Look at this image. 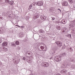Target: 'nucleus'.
<instances>
[{
    "label": "nucleus",
    "instance_id": "49530a36",
    "mask_svg": "<svg viewBox=\"0 0 75 75\" xmlns=\"http://www.w3.org/2000/svg\"><path fill=\"white\" fill-rule=\"evenodd\" d=\"M35 11H37V10H35Z\"/></svg>",
    "mask_w": 75,
    "mask_h": 75
},
{
    "label": "nucleus",
    "instance_id": "f3484780",
    "mask_svg": "<svg viewBox=\"0 0 75 75\" xmlns=\"http://www.w3.org/2000/svg\"><path fill=\"white\" fill-rule=\"evenodd\" d=\"M71 68L72 69H75V65L74 64H72L71 66Z\"/></svg>",
    "mask_w": 75,
    "mask_h": 75
},
{
    "label": "nucleus",
    "instance_id": "f03ea898",
    "mask_svg": "<svg viewBox=\"0 0 75 75\" xmlns=\"http://www.w3.org/2000/svg\"><path fill=\"white\" fill-rule=\"evenodd\" d=\"M41 65L42 67L44 66L45 67H49V64L46 62H43L41 63Z\"/></svg>",
    "mask_w": 75,
    "mask_h": 75
},
{
    "label": "nucleus",
    "instance_id": "2f4dec72",
    "mask_svg": "<svg viewBox=\"0 0 75 75\" xmlns=\"http://www.w3.org/2000/svg\"><path fill=\"white\" fill-rule=\"evenodd\" d=\"M64 30H64L62 31V33H64V32H67V29H66L64 28Z\"/></svg>",
    "mask_w": 75,
    "mask_h": 75
},
{
    "label": "nucleus",
    "instance_id": "423d86ee",
    "mask_svg": "<svg viewBox=\"0 0 75 75\" xmlns=\"http://www.w3.org/2000/svg\"><path fill=\"white\" fill-rule=\"evenodd\" d=\"M70 26H71V27H74L75 26V20L71 22Z\"/></svg>",
    "mask_w": 75,
    "mask_h": 75
},
{
    "label": "nucleus",
    "instance_id": "20e7f679",
    "mask_svg": "<svg viewBox=\"0 0 75 75\" xmlns=\"http://www.w3.org/2000/svg\"><path fill=\"white\" fill-rule=\"evenodd\" d=\"M55 43L57 44L58 47H61L62 45L61 42L59 41H57Z\"/></svg>",
    "mask_w": 75,
    "mask_h": 75
},
{
    "label": "nucleus",
    "instance_id": "c9c22d12",
    "mask_svg": "<svg viewBox=\"0 0 75 75\" xmlns=\"http://www.w3.org/2000/svg\"><path fill=\"white\" fill-rule=\"evenodd\" d=\"M3 42V40H2V39H0V44H1V42Z\"/></svg>",
    "mask_w": 75,
    "mask_h": 75
},
{
    "label": "nucleus",
    "instance_id": "aec40b11",
    "mask_svg": "<svg viewBox=\"0 0 75 75\" xmlns=\"http://www.w3.org/2000/svg\"><path fill=\"white\" fill-rule=\"evenodd\" d=\"M56 28L58 30H61V27L60 26H57L56 27Z\"/></svg>",
    "mask_w": 75,
    "mask_h": 75
},
{
    "label": "nucleus",
    "instance_id": "f257e3e1",
    "mask_svg": "<svg viewBox=\"0 0 75 75\" xmlns=\"http://www.w3.org/2000/svg\"><path fill=\"white\" fill-rule=\"evenodd\" d=\"M64 62V64H62V68H66V67H67L68 68L69 67V64L67 63L66 62V61Z\"/></svg>",
    "mask_w": 75,
    "mask_h": 75
},
{
    "label": "nucleus",
    "instance_id": "3c124183",
    "mask_svg": "<svg viewBox=\"0 0 75 75\" xmlns=\"http://www.w3.org/2000/svg\"><path fill=\"white\" fill-rule=\"evenodd\" d=\"M51 10H50V11H51Z\"/></svg>",
    "mask_w": 75,
    "mask_h": 75
},
{
    "label": "nucleus",
    "instance_id": "79ce46f5",
    "mask_svg": "<svg viewBox=\"0 0 75 75\" xmlns=\"http://www.w3.org/2000/svg\"><path fill=\"white\" fill-rule=\"evenodd\" d=\"M32 75H35V73H33L32 74Z\"/></svg>",
    "mask_w": 75,
    "mask_h": 75
},
{
    "label": "nucleus",
    "instance_id": "37998d69",
    "mask_svg": "<svg viewBox=\"0 0 75 75\" xmlns=\"http://www.w3.org/2000/svg\"><path fill=\"white\" fill-rule=\"evenodd\" d=\"M28 55H30V53H28Z\"/></svg>",
    "mask_w": 75,
    "mask_h": 75
},
{
    "label": "nucleus",
    "instance_id": "2eb2a0df",
    "mask_svg": "<svg viewBox=\"0 0 75 75\" xmlns=\"http://www.w3.org/2000/svg\"><path fill=\"white\" fill-rule=\"evenodd\" d=\"M13 3H14V1H9V2L8 4L11 5H13Z\"/></svg>",
    "mask_w": 75,
    "mask_h": 75
},
{
    "label": "nucleus",
    "instance_id": "4468645a",
    "mask_svg": "<svg viewBox=\"0 0 75 75\" xmlns=\"http://www.w3.org/2000/svg\"><path fill=\"white\" fill-rule=\"evenodd\" d=\"M62 24H65L66 23V22H65V21L63 19L62 20V21L60 22Z\"/></svg>",
    "mask_w": 75,
    "mask_h": 75
},
{
    "label": "nucleus",
    "instance_id": "e433bc0d",
    "mask_svg": "<svg viewBox=\"0 0 75 75\" xmlns=\"http://www.w3.org/2000/svg\"><path fill=\"white\" fill-rule=\"evenodd\" d=\"M23 60H25V59H26V58H25V57H23Z\"/></svg>",
    "mask_w": 75,
    "mask_h": 75
},
{
    "label": "nucleus",
    "instance_id": "39448f33",
    "mask_svg": "<svg viewBox=\"0 0 75 75\" xmlns=\"http://www.w3.org/2000/svg\"><path fill=\"white\" fill-rule=\"evenodd\" d=\"M36 5L38 6H41L43 5V2L42 1H38L36 3Z\"/></svg>",
    "mask_w": 75,
    "mask_h": 75
},
{
    "label": "nucleus",
    "instance_id": "7ed1b4c3",
    "mask_svg": "<svg viewBox=\"0 0 75 75\" xmlns=\"http://www.w3.org/2000/svg\"><path fill=\"white\" fill-rule=\"evenodd\" d=\"M61 56L60 55H59L57 56V57H56L55 59H56V61L57 62H59V61H61Z\"/></svg>",
    "mask_w": 75,
    "mask_h": 75
},
{
    "label": "nucleus",
    "instance_id": "9d476101",
    "mask_svg": "<svg viewBox=\"0 0 75 75\" xmlns=\"http://www.w3.org/2000/svg\"><path fill=\"white\" fill-rule=\"evenodd\" d=\"M63 5L64 6H68V2L66 1H64L63 3Z\"/></svg>",
    "mask_w": 75,
    "mask_h": 75
},
{
    "label": "nucleus",
    "instance_id": "6e6552de",
    "mask_svg": "<svg viewBox=\"0 0 75 75\" xmlns=\"http://www.w3.org/2000/svg\"><path fill=\"white\" fill-rule=\"evenodd\" d=\"M4 31H5V30L3 28H0V34L3 33Z\"/></svg>",
    "mask_w": 75,
    "mask_h": 75
},
{
    "label": "nucleus",
    "instance_id": "dca6fc26",
    "mask_svg": "<svg viewBox=\"0 0 75 75\" xmlns=\"http://www.w3.org/2000/svg\"><path fill=\"white\" fill-rule=\"evenodd\" d=\"M38 32H39V33H44V31L42 30H40Z\"/></svg>",
    "mask_w": 75,
    "mask_h": 75
},
{
    "label": "nucleus",
    "instance_id": "7c9ffc66",
    "mask_svg": "<svg viewBox=\"0 0 75 75\" xmlns=\"http://www.w3.org/2000/svg\"><path fill=\"white\" fill-rule=\"evenodd\" d=\"M13 62H14L15 63H16L17 62V60H16V59H13Z\"/></svg>",
    "mask_w": 75,
    "mask_h": 75
},
{
    "label": "nucleus",
    "instance_id": "c85d7f7f",
    "mask_svg": "<svg viewBox=\"0 0 75 75\" xmlns=\"http://www.w3.org/2000/svg\"><path fill=\"white\" fill-rule=\"evenodd\" d=\"M11 45L13 47H16V44H15L14 43H12Z\"/></svg>",
    "mask_w": 75,
    "mask_h": 75
},
{
    "label": "nucleus",
    "instance_id": "72a5a7b5",
    "mask_svg": "<svg viewBox=\"0 0 75 75\" xmlns=\"http://www.w3.org/2000/svg\"><path fill=\"white\" fill-rule=\"evenodd\" d=\"M55 18L54 17H53L52 18V21H54V20H55Z\"/></svg>",
    "mask_w": 75,
    "mask_h": 75
},
{
    "label": "nucleus",
    "instance_id": "603ef678",
    "mask_svg": "<svg viewBox=\"0 0 75 75\" xmlns=\"http://www.w3.org/2000/svg\"><path fill=\"white\" fill-rule=\"evenodd\" d=\"M40 50V51H41V50Z\"/></svg>",
    "mask_w": 75,
    "mask_h": 75
},
{
    "label": "nucleus",
    "instance_id": "c756f323",
    "mask_svg": "<svg viewBox=\"0 0 75 75\" xmlns=\"http://www.w3.org/2000/svg\"><path fill=\"white\" fill-rule=\"evenodd\" d=\"M68 1L69 2V3L71 4H72V3H73L72 0H68Z\"/></svg>",
    "mask_w": 75,
    "mask_h": 75
},
{
    "label": "nucleus",
    "instance_id": "6ab92c4d",
    "mask_svg": "<svg viewBox=\"0 0 75 75\" xmlns=\"http://www.w3.org/2000/svg\"><path fill=\"white\" fill-rule=\"evenodd\" d=\"M68 60L70 62H74V60L72 59L71 58H69Z\"/></svg>",
    "mask_w": 75,
    "mask_h": 75
},
{
    "label": "nucleus",
    "instance_id": "473e14b6",
    "mask_svg": "<svg viewBox=\"0 0 75 75\" xmlns=\"http://www.w3.org/2000/svg\"><path fill=\"white\" fill-rule=\"evenodd\" d=\"M28 62H29V63H31L32 62V61L30 60H29Z\"/></svg>",
    "mask_w": 75,
    "mask_h": 75
},
{
    "label": "nucleus",
    "instance_id": "393cba45",
    "mask_svg": "<svg viewBox=\"0 0 75 75\" xmlns=\"http://www.w3.org/2000/svg\"><path fill=\"white\" fill-rule=\"evenodd\" d=\"M55 50H52V54H55Z\"/></svg>",
    "mask_w": 75,
    "mask_h": 75
},
{
    "label": "nucleus",
    "instance_id": "5701e85b",
    "mask_svg": "<svg viewBox=\"0 0 75 75\" xmlns=\"http://www.w3.org/2000/svg\"><path fill=\"white\" fill-rule=\"evenodd\" d=\"M60 55L62 57V56H65V55H66V53H63V54H61Z\"/></svg>",
    "mask_w": 75,
    "mask_h": 75
},
{
    "label": "nucleus",
    "instance_id": "c03bdc74",
    "mask_svg": "<svg viewBox=\"0 0 75 75\" xmlns=\"http://www.w3.org/2000/svg\"><path fill=\"white\" fill-rule=\"evenodd\" d=\"M52 57H51L50 58V59H52Z\"/></svg>",
    "mask_w": 75,
    "mask_h": 75
},
{
    "label": "nucleus",
    "instance_id": "a211bd4d",
    "mask_svg": "<svg viewBox=\"0 0 75 75\" xmlns=\"http://www.w3.org/2000/svg\"><path fill=\"white\" fill-rule=\"evenodd\" d=\"M33 7V5L32 4H30L29 6L28 9L30 10L32 8V7Z\"/></svg>",
    "mask_w": 75,
    "mask_h": 75
},
{
    "label": "nucleus",
    "instance_id": "8fccbe9b",
    "mask_svg": "<svg viewBox=\"0 0 75 75\" xmlns=\"http://www.w3.org/2000/svg\"><path fill=\"white\" fill-rule=\"evenodd\" d=\"M58 10H60V9H58Z\"/></svg>",
    "mask_w": 75,
    "mask_h": 75
},
{
    "label": "nucleus",
    "instance_id": "4be33fe9",
    "mask_svg": "<svg viewBox=\"0 0 75 75\" xmlns=\"http://www.w3.org/2000/svg\"><path fill=\"white\" fill-rule=\"evenodd\" d=\"M68 50H69L70 51V52H72L73 51V50H72L71 48H69L68 49Z\"/></svg>",
    "mask_w": 75,
    "mask_h": 75
},
{
    "label": "nucleus",
    "instance_id": "0eeeda50",
    "mask_svg": "<svg viewBox=\"0 0 75 75\" xmlns=\"http://www.w3.org/2000/svg\"><path fill=\"white\" fill-rule=\"evenodd\" d=\"M39 16H40V15H39L38 13H36L34 15L33 18L35 19H37L39 17Z\"/></svg>",
    "mask_w": 75,
    "mask_h": 75
},
{
    "label": "nucleus",
    "instance_id": "ea45409f",
    "mask_svg": "<svg viewBox=\"0 0 75 75\" xmlns=\"http://www.w3.org/2000/svg\"><path fill=\"white\" fill-rule=\"evenodd\" d=\"M66 72V71L65 70H63V73H65Z\"/></svg>",
    "mask_w": 75,
    "mask_h": 75
},
{
    "label": "nucleus",
    "instance_id": "b1692460",
    "mask_svg": "<svg viewBox=\"0 0 75 75\" xmlns=\"http://www.w3.org/2000/svg\"><path fill=\"white\" fill-rule=\"evenodd\" d=\"M16 45H18L20 44V43L18 41H16Z\"/></svg>",
    "mask_w": 75,
    "mask_h": 75
},
{
    "label": "nucleus",
    "instance_id": "412c9836",
    "mask_svg": "<svg viewBox=\"0 0 75 75\" xmlns=\"http://www.w3.org/2000/svg\"><path fill=\"white\" fill-rule=\"evenodd\" d=\"M47 47H44L43 49L42 50L43 51H47Z\"/></svg>",
    "mask_w": 75,
    "mask_h": 75
},
{
    "label": "nucleus",
    "instance_id": "f704fd0d",
    "mask_svg": "<svg viewBox=\"0 0 75 75\" xmlns=\"http://www.w3.org/2000/svg\"><path fill=\"white\" fill-rule=\"evenodd\" d=\"M47 75H52V73L51 72H49V74H48Z\"/></svg>",
    "mask_w": 75,
    "mask_h": 75
},
{
    "label": "nucleus",
    "instance_id": "cd10ccee",
    "mask_svg": "<svg viewBox=\"0 0 75 75\" xmlns=\"http://www.w3.org/2000/svg\"><path fill=\"white\" fill-rule=\"evenodd\" d=\"M67 37H69V38H71V35L69 34L67 35Z\"/></svg>",
    "mask_w": 75,
    "mask_h": 75
},
{
    "label": "nucleus",
    "instance_id": "a19ab883",
    "mask_svg": "<svg viewBox=\"0 0 75 75\" xmlns=\"http://www.w3.org/2000/svg\"><path fill=\"white\" fill-rule=\"evenodd\" d=\"M0 18L1 19H3V17H0Z\"/></svg>",
    "mask_w": 75,
    "mask_h": 75
},
{
    "label": "nucleus",
    "instance_id": "de8ad7c7",
    "mask_svg": "<svg viewBox=\"0 0 75 75\" xmlns=\"http://www.w3.org/2000/svg\"><path fill=\"white\" fill-rule=\"evenodd\" d=\"M16 26H18V25H16Z\"/></svg>",
    "mask_w": 75,
    "mask_h": 75
},
{
    "label": "nucleus",
    "instance_id": "f8f14e48",
    "mask_svg": "<svg viewBox=\"0 0 75 75\" xmlns=\"http://www.w3.org/2000/svg\"><path fill=\"white\" fill-rule=\"evenodd\" d=\"M19 37H21H21H23V33L22 32H21L19 34Z\"/></svg>",
    "mask_w": 75,
    "mask_h": 75
},
{
    "label": "nucleus",
    "instance_id": "ddd939ff",
    "mask_svg": "<svg viewBox=\"0 0 75 75\" xmlns=\"http://www.w3.org/2000/svg\"><path fill=\"white\" fill-rule=\"evenodd\" d=\"M2 45L3 46V47L4 46H6L7 45V42H5L3 43L2 44Z\"/></svg>",
    "mask_w": 75,
    "mask_h": 75
},
{
    "label": "nucleus",
    "instance_id": "a18cd8bd",
    "mask_svg": "<svg viewBox=\"0 0 75 75\" xmlns=\"http://www.w3.org/2000/svg\"><path fill=\"white\" fill-rule=\"evenodd\" d=\"M18 27H21L20 26H18Z\"/></svg>",
    "mask_w": 75,
    "mask_h": 75
},
{
    "label": "nucleus",
    "instance_id": "a878e982",
    "mask_svg": "<svg viewBox=\"0 0 75 75\" xmlns=\"http://www.w3.org/2000/svg\"><path fill=\"white\" fill-rule=\"evenodd\" d=\"M5 1L6 3H9L10 1V0H5Z\"/></svg>",
    "mask_w": 75,
    "mask_h": 75
},
{
    "label": "nucleus",
    "instance_id": "1a4fd4ad",
    "mask_svg": "<svg viewBox=\"0 0 75 75\" xmlns=\"http://www.w3.org/2000/svg\"><path fill=\"white\" fill-rule=\"evenodd\" d=\"M40 18L42 20H45L46 19V17L43 15H42L40 16Z\"/></svg>",
    "mask_w": 75,
    "mask_h": 75
},
{
    "label": "nucleus",
    "instance_id": "4c0bfd02",
    "mask_svg": "<svg viewBox=\"0 0 75 75\" xmlns=\"http://www.w3.org/2000/svg\"><path fill=\"white\" fill-rule=\"evenodd\" d=\"M61 73H63L64 72V70H62L61 71Z\"/></svg>",
    "mask_w": 75,
    "mask_h": 75
},
{
    "label": "nucleus",
    "instance_id": "9b49d317",
    "mask_svg": "<svg viewBox=\"0 0 75 75\" xmlns=\"http://www.w3.org/2000/svg\"><path fill=\"white\" fill-rule=\"evenodd\" d=\"M2 49H3V51H5V52L7 51H8V49L7 48L4 47V46H3Z\"/></svg>",
    "mask_w": 75,
    "mask_h": 75
},
{
    "label": "nucleus",
    "instance_id": "58836bf2",
    "mask_svg": "<svg viewBox=\"0 0 75 75\" xmlns=\"http://www.w3.org/2000/svg\"><path fill=\"white\" fill-rule=\"evenodd\" d=\"M21 28H24V26H21Z\"/></svg>",
    "mask_w": 75,
    "mask_h": 75
},
{
    "label": "nucleus",
    "instance_id": "09e8293b",
    "mask_svg": "<svg viewBox=\"0 0 75 75\" xmlns=\"http://www.w3.org/2000/svg\"><path fill=\"white\" fill-rule=\"evenodd\" d=\"M60 10V11H61V10Z\"/></svg>",
    "mask_w": 75,
    "mask_h": 75
},
{
    "label": "nucleus",
    "instance_id": "bb28decb",
    "mask_svg": "<svg viewBox=\"0 0 75 75\" xmlns=\"http://www.w3.org/2000/svg\"><path fill=\"white\" fill-rule=\"evenodd\" d=\"M44 47L42 46H41L40 47V48L42 50H44Z\"/></svg>",
    "mask_w": 75,
    "mask_h": 75
}]
</instances>
